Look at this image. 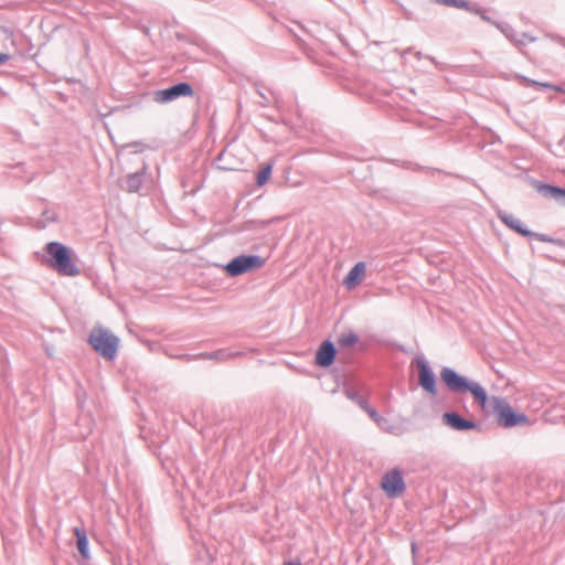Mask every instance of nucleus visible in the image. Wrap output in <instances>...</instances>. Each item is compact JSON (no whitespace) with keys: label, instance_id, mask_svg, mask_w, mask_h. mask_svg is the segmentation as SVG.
<instances>
[{"label":"nucleus","instance_id":"nucleus-1","mask_svg":"<svg viewBox=\"0 0 565 565\" xmlns=\"http://www.w3.org/2000/svg\"><path fill=\"white\" fill-rule=\"evenodd\" d=\"M440 380L448 391L454 394L470 393L480 408L483 412H489L488 393L480 383L461 375L455 369L449 366H444L441 369Z\"/></svg>","mask_w":565,"mask_h":565},{"label":"nucleus","instance_id":"nucleus-2","mask_svg":"<svg viewBox=\"0 0 565 565\" xmlns=\"http://www.w3.org/2000/svg\"><path fill=\"white\" fill-rule=\"evenodd\" d=\"M44 250L47 255L45 264L57 274L67 277H76L81 274L76 264L77 257L68 246L60 242H50L45 245Z\"/></svg>","mask_w":565,"mask_h":565},{"label":"nucleus","instance_id":"nucleus-3","mask_svg":"<svg viewBox=\"0 0 565 565\" xmlns=\"http://www.w3.org/2000/svg\"><path fill=\"white\" fill-rule=\"evenodd\" d=\"M488 407L489 412L484 413L495 415L497 423L501 427L511 428L529 423V417L523 413L515 412L504 397H488Z\"/></svg>","mask_w":565,"mask_h":565},{"label":"nucleus","instance_id":"nucleus-4","mask_svg":"<svg viewBox=\"0 0 565 565\" xmlns=\"http://www.w3.org/2000/svg\"><path fill=\"white\" fill-rule=\"evenodd\" d=\"M88 343L103 358L113 361L117 355L119 339L107 329L99 327L93 329Z\"/></svg>","mask_w":565,"mask_h":565},{"label":"nucleus","instance_id":"nucleus-5","mask_svg":"<svg viewBox=\"0 0 565 565\" xmlns=\"http://www.w3.org/2000/svg\"><path fill=\"white\" fill-rule=\"evenodd\" d=\"M265 264V258L259 255H239L234 257L225 265V271L230 277H237L248 271L260 268Z\"/></svg>","mask_w":565,"mask_h":565},{"label":"nucleus","instance_id":"nucleus-6","mask_svg":"<svg viewBox=\"0 0 565 565\" xmlns=\"http://www.w3.org/2000/svg\"><path fill=\"white\" fill-rule=\"evenodd\" d=\"M194 94L193 87L186 82H179L168 88L153 93V100L159 104L170 103L180 97H190Z\"/></svg>","mask_w":565,"mask_h":565},{"label":"nucleus","instance_id":"nucleus-7","mask_svg":"<svg viewBox=\"0 0 565 565\" xmlns=\"http://www.w3.org/2000/svg\"><path fill=\"white\" fill-rule=\"evenodd\" d=\"M381 487L388 498L399 497L406 488L403 472L398 468L388 470L382 477Z\"/></svg>","mask_w":565,"mask_h":565},{"label":"nucleus","instance_id":"nucleus-8","mask_svg":"<svg viewBox=\"0 0 565 565\" xmlns=\"http://www.w3.org/2000/svg\"><path fill=\"white\" fill-rule=\"evenodd\" d=\"M415 363L418 370V383L430 395L437 394L436 376L424 356H417Z\"/></svg>","mask_w":565,"mask_h":565},{"label":"nucleus","instance_id":"nucleus-9","mask_svg":"<svg viewBox=\"0 0 565 565\" xmlns=\"http://www.w3.org/2000/svg\"><path fill=\"white\" fill-rule=\"evenodd\" d=\"M241 351H232L230 349H220L214 352H202L198 354H181L175 355V359L184 360H213L217 362H226L231 359L242 355Z\"/></svg>","mask_w":565,"mask_h":565},{"label":"nucleus","instance_id":"nucleus-10","mask_svg":"<svg viewBox=\"0 0 565 565\" xmlns=\"http://www.w3.org/2000/svg\"><path fill=\"white\" fill-rule=\"evenodd\" d=\"M441 419L446 426L456 431H467L479 427L476 422L462 417L457 412H446L443 414Z\"/></svg>","mask_w":565,"mask_h":565},{"label":"nucleus","instance_id":"nucleus-11","mask_svg":"<svg viewBox=\"0 0 565 565\" xmlns=\"http://www.w3.org/2000/svg\"><path fill=\"white\" fill-rule=\"evenodd\" d=\"M337 348L331 340H324L316 352L315 363L320 367H329L333 364Z\"/></svg>","mask_w":565,"mask_h":565},{"label":"nucleus","instance_id":"nucleus-12","mask_svg":"<svg viewBox=\"0 0 565 565\" xmlns=\"http://www.w3.org/2000/svg\"><path fill=\"white\" fill-rule=\"evenodd\" d=\"M148 166L143 162L139 171L129 173L125 181L120 183V188L129 193L138 192L143 184V178L147 172Z\"/></svg>","mask_w":565,"mask_h":565},{"label":"nucleus","instance_id":"nucleus-13","mask_svg":"<svg viewBox=\"0 0 565 565\" xmlns=\"http://www.w3.org/2000/svg\"><path fill=\"white\" fill-rule=\"evenodd\" d=\"M498 217L500 221L505 224L509 228L513 230L518 234L524 237H532L533 232L525 227V225L518 217L513 216L503 211L498 212Z\"/></svg>","mask_w":565,"mask_h":565},{"label":"nucleus","instance_id":"nucleus-14","mask_svg":"<svg viewBox=\"0 0 565 565\" xmlns=\"http://www.w3.org/2000/svg\"><path fill=\"white\" fill-rule=\"evenodd\" d=\"M536 189L544 198L552 199L565 206V189L545 183H539Z\"/></svg>","mask_w":565,"mask_h":565},{"label":"nucleus","instance_id":"nucleus-15","mask_svg":"<svg viewBox=\"0 0 565 565\" xmlns=\"http://www.w3.org/2000/svg\"><path fill=\"white\" fill-rule=\"evenodd\" d=\"M365 274V264L363 262L356 263L344 278V285L348 288L355 287L360 284L363 275Z\"/></svg>","mask_w":565,"mask_h":565},{"label":"nucleus","instance_id":"nucleus-16","mask_svg":"<svg viewBox=\"0 0 565 565\" xmlns=\"http://www.w3.org/2000/svg\"><path fill=\"white\" fill-rule=\"evenodd\" d=\"M74 533L76 536L77 550L81 556L85 559L89 558L88 537L85 529L75 527Z\"/></svg>","mask_w":565,"mask_h":565},{"label":"nucleus","instance_id":"nucleus-17","mask_svg":"<svg viewBox=\"0 0 565 565\" xmlns=\"http://www.w3.org/2000/svg\"><path fill=\"white\" fill-rule=\"evenodd\" d=\"M358 341L359 337L354 331L342 333L338 339V343L342 348L354 345L358 343Z\"/></svg>","mask_w":565,"mask_h":565},{"label":"nucleus","instance_id":"nucleus-18","mask_svg":"<svg viewBox=\"0 0 565 565\" xmlns=\"http://www.w3.org/2000/svg\"><path fill=\"white\" fill-rule=\"evenodd\" d=\"M273 163H267L263 169H260L256 177V184L262 186L267 183L273 172Z\"/></svg>","mask_w":565,"mask_h":565},{"label":"nucleus","instance_id":"nucleus-19","mask_svg":"<svg viewBox=\"0 0 565 565\" xmlns=\"http://www.w3.org/2000/svg\"><path fill=\"white\" fill-rule=\"evenodd\" d=\"M344 394L349 399L353 401L362 409L365 408L369 404V402L363 396H361L358 392H355L353 388L347 387L344 390Z\"/></svg>","mask_w":565,"mask_h":565},{"label":"nucleus","instance_id":"nucleus-20","mask_svg":"<svg viewBox=\"0 0 565 565\" xmlns=\"http://www.w3.org/2000/svg\"><path fill=\"white\" fill-rule=\"evenodd\" d=\"M494 25L504 34V36L511 42H515V32L513 28L505 23H494Z\"/></svg>","mask_w":565,"mask_h":565},{"label":"nucleus","instance_id":"nucleus-21","mask_svg":"<svg viewBox=\"0 0 565 565\" xmlns=\"http://www.w3.org/2000/svg\"><path fill=\"white\" fill-rule=\"evenodd\" d=\"M365 413L379 425L385 419L377 413L375 408H373L370 404L365 408H363Z\"/></svg>","mask_w":565,"mask_h":565},{"label":"nucleus","instance_id":"nucleus-22","mask_svg":"<svg viewBox=\"0 0 565 565\" xmlns=\"http://www.w3.org/2000/svg\"><path fill=\"white\" fill-rule=\"evenodd\" d=\"M531 238H535L540 242H547V243H553V244H557V245H562L563 242L561 239H556V238H553L548 235H545V234H541V233H535L533 232V235Z\"/></svg>","mask_w":565,"mask_h":565},{"label":"nucleus","instance_id":"nucleus-23","mask_svg":"<svg viewBox=\"0 0 565 565\" xmlns=\"http://www.w3.org/2000/svg\"><path fill=\"white\" fill-rule=\"evenodd\" d=\"M472 13L479 14L483 21L490 22L494 25L495 22L491 20V18L486 13L483 9L479 8L477 4H472Z\"/></svg>","mask_w":565,"mask_h":565},{"label":"nucleus","instance_id":"nucleus-24","mask_svg":"<svg viewBox=\"0 0 565 565\" xmlns=\"http://www.w3.org/2000/svg\"><path fill=\"white\" fill-rule=\"evenodd\" d=\"M257 94L262 98L259 105L262 107H267L270 104V98L263 92V88L259 85H256Z\"/></svg>","mask_w":565,"mask_h":565},{"label":"nucleus","instance_id":"nucleus-25","mask_svg":"<svg viewBox=\"0 0 565 565\" xmlns=\"http://www.w3.org/2000/svg\"><path fill=\"white\" fill-rule=\"evenodd\" d=\"M534 41H535V38L529 35L526 33H522L520 39H515L514 44L520 46V45H525L527 42H534Z\"/></svg>","mask_w":565,"mask_h":565},{"label":"nucleus","instance_id":"nucleus-26","mask_svg":"<svg viewBox=\"0 0 565 565\" xmlns=\"http://www.w3.org/2000/svg\"><path fill=\"white\" fill-rule=\"evenodd\" d=\"M222 158H223V152H221V153L216 157L217 168H218V169H221V170H230L231 168L225 167V166H221V164H220V162L222 161Z\"/></svg>","mask_w":565,"mask_h":565},{"label":"nucleus","instance_id":"nucleus-27","mask_svg":"<svg viewBox=\"0 0 565 565\" xmlns=\"http://www.w3.org/2000/svg\"><path fill=\"white\" fill-rule=\"evenodd\" d=\"M10 60V55L0 52V65L6 64Z\"/></svg>","mask_w":565,"mask_h":565},{"label":"nucleus","instance_id":"nucleus-28","mask_svg":"<svg viewBox=\"0 0 565 565\" xmlns=\"http://www.w3.org/2000/svg\"><path fill=\"white\" fill-rule=\"evenodd\" d=\"M531 85L533 86H541V87H552V85L550 84H546V83H540V82H536V81H531Z\"/></svg>","mask_w":565,"mask_h":565},{"label":"nucleus","instance_id":"nucleus-29","mask_svg":"<svg viewBox=\"0 0 565 565\" xmlns=\"http://www.w3.org/2000/svg\"><path fill=\"white\" fill-rule=\"evenodd\" d=\"M142 32H143L146 35H149L150 30H149V28L143 26V28H142Z\"/></svg>","mask_w":565,"mask_h":565},{"label":"nucleus","instance_id":"nucleus-30","mask_svg":"<svg viewBox=\"0 0 565 565\" xmlns=\"http://www.w3.org/2000/svg\"><path fill=\"white\" fill-rule=\"evenodd\" d=\"M285 565H301L300 562H287Z\"/></svg>","mask_w":565,"mask_h":565},{"label":"nucleus","instance_id":"nucleus-31","mask_svg":"<svg viewBox=\"0 0 565 565\" xmlns=\"http://www.w3.org/2000/svg\"><path fill=\"white\" fill-rule=\"evenodd\" d=\"M412 552L415 554L416 553V544L413 542L412 543Z\"/></svg>","mask_w":565,"mask_h":565}]
</instances>
